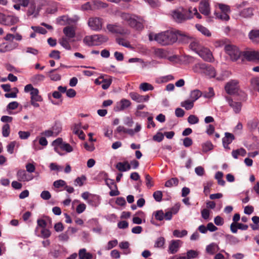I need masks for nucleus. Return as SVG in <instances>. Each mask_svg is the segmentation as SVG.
<instances>
[{
    "label": "nucleus",
    "mask_w": 259,
    "mask_h": 259,
    "mask_svg": "<svg viewBox=\"0 0 259 259\" xmlns=\"http://www.w3.org/2000/svg\"><path fill=\"white\" fill-rule=\"evenodd\" d=\"M141 90L144 92L147 91H152L154 89L153 87L150 83L147 82L142 83L139 87Z\"/></svg>",
    "instance_id": "58836bf2"
},
{
    "label": "nucleus",
    "mask_w": 259,
    "mask_h": 259,
    "mask_svg": "<svg viewBox=\"0 0 259 259\" xmlns=\"http://www.w3.org/2000/svg\"><path fill=\"white\" fill-rule=\"evenodd\" d=\"M18 46L17 44H14L13 45L12 44H9L6 45L5 46L4 48H2L0 49L1 52H6V51H11L14 48H16Z\"/></svg>",
    "instance_id": "a18cd8bd"
},
{
    "label": "nucleus",
    "mask_w": 259,
    "mask_h": 259,
    "mask_svg": "<svg viewBox=\"0 0 259 259\" xmlns=\"http://www.w3.org/2000/svg\"><path fill=\"white\" fill-rule=\"evenodd\" d=\"M17 22V19L11 16H6L0 13V23L6 25H13Z\"/></svg>",
    "instance_id": "9d476101"
},
{
    "label": "nucleus",
    "mask_w": 259,
    "mask_h": 259,
    "mask_svg": "<svg viewBox=\"0 0 259 259\" xmlns=\"http://www.w3.org/2000/svg\"><path fill=\"white\" fill-rule=\"evenodd\" d=\"M246 154V151L243 148H240L235 150H233L232 155L234 158H237L238 155L244 156Z\"/></svg>",
    "instance_id": "4c0bfd02"
},
{
    "label": "nucleus",
    "mask_w": 259,
    "mask_h": 259,
    "mask_svg": "<svg viewBox=\"0 0 259 259\" xmlns=\"http://www.w3.org/2000/svg\"><path fill=\"white\" fill-rule=\"evenodd\" d=\"M131 105V102L127 99H122L119 102V106L116 107V111L124 110L126 108L130 107Z\"/></svg>",
    "instance_id": "412c9836"
},
{
    "label": "nucleus",
    "mask_w": 259,
    "mask_h": 259,
    "mask_svg": "<svg viewBox=\"0 0 259 259\" xmlns=\"http://www.w3.org/2000/svg\"><path fill=\"white\" fill-rule=\"evenodd\" d=\"M192 70L195 73L204 74L211 77H214L215 75L214 68L211 65L205 63L195 64L192 67Z\"/></svg>",
    "instance_id": "7ed1b4c3"
},
{
    "label": "nucleus",
    "mask_w": 259,
    "mask_h": 259,
    "mask_svg": "<svg viewBox=\"0 0 259 259\" xmlns=\"http://www.w3.org/2000/svg\"><path fill=\"white\" fill-rule=\"evenodd\" d=\"M196 27L197 30L201 32L203 34L207 36H210L211 35V33L209 32V31L202 25L197 24L196 25Z\"/></svg>",
    "instance_id": "c9c22d12"
},
{
    "label": "nucleus",
    "mask_w": 259,
    "mask_h": 259,
    "mask_svg": "<svg viewBox=\"0 0 259 259\" xmlns=\"http://www.w3.org/2000/svg\"><path fill=\"white\" fill-rule=\"evenodd\" d=\"M116 42L121 46H122L123 47H126V48H130L131 45L127 41L125 40L123 38H117L116 39Z\"/></svg>",
    "instance_id": "3c124183"
},
{
    "label": "nucleus",
    "mask_w": 259,
    "mask_h": 259,
    "mask_svg": "<svg viewBox=\"0 0 259 259\" xmlns=\"http://www.w3.org/2000/svg\"><path fill=\"white\" fill-rule=\"evenodd\" d=\"M58 69H53L51 70L49 72V76L52 80L54 81H58L60 80L61 76L59 74H51L54 72L55 71L57 70Z\"/></svg>",
    "instance_id": "79ce46f5"
},
{
    "label": "nucleus",
    "mask_w": 259,
    "mask_h": 259,
    "mask_svg": "<svg viewBox=\"0 0 259 259\" xmlns=\"http://www.w3.org/2000/svg\"><path fill=\"white\" fill-rule=\"evenodd\" d=\"M253 14V10L250 8L243 9L240 14V16L244 18H250Z\"/></svg>",
    "instance_id": "c756f323"
},
{
    "label": "nucleus",
    "mask_w": 259,
    "mask_h": 259,
    "mask_svg": "<svg viewBox=\"0 0 259 259\" xmlns=\"http://www.w3.org/2000/svg\"><path fill=\"white\" fill-rule=\"evenodd\" d=\"M218 246L216 244L212 243L206 246V251L209 254H213L218 251Z\"/></svg>",
    "instance_id": "bb28decb"
},
{
    "label": "nucleus",
    "mask_w": 259,
    "mask_h": 259,
    "mask_svg": "<svg viewBox=\"0 0 259 259\" xmlns=\"http://www.w3.org/2000/svg\"><path fill=\"white\" fill-rule=\"evenodd\" d=\"M31 28L34 32H38L40 34H45L47 32V30L41 27L32 26Z\"/></svg>",
    "instance_id": "864d4df0"
},
{
    "label": "nucleus",
    "mask_w": 259,
    "mask_h": 259,
    "mask_svg": "<svg viewBox=\"0 0 259 259\" xmlns=\"http://www.w3.org/2000/svg\"><path fill=\"white\" fill-rule=\"evenodd\" d=\"M19 137L21 139H27L30 135V133L29 132H23V131H20L18 133Z\"/></svg>",
    "instance_id": "69168bd1"
},
{
    "label": "nucleus",
    "mask_w": 259,
    "mask_h": 259,
    "mask_svg": "<svg viewBox=\"0 0 259 259\" xmlns=\"http://www.w3.org/2000/svg\"><path fill=\"white\" fill-rule=\"evenodd\" d=\"M188 122L191 124H196L199 122V118L196 115H190L188 118Z\"/></svg>",
    "instance_id": "09e8293b"
},
{
    "label": "nucleus",
    "mask_w": 259,
    "mask_h": 259,
    "mask_svg": "<svg viewBox=\"0 0 259 259\" xmlns=\"http://www.w3.org/2000/svg\"><path fill=\"white\" fill-rule=\"evenodd\" d=\"M88 23L92 30L98 31L102 28L103 20L99 17H92L89 18Z\"/></svg>",
    "instance_id": "39448f33"
},
{
    "label": "nucleus",
    "mask_w": 259,
    "mask_h": 259,
    "mask_svg": "<svg viewBox=\"0 0 259 259\" xmlns=\"http://www.w3.org/2000/svg\"><path fill=\"white\" fill-rule=\"evenodd\" d=\"M171 16L176 22L182 23L193 18L192 9L189 8L187 10L180 7L171 12Z\"/></svg>",
    "instance_id": "f257e3e1"
},
{
    "label": "nucleus",
    "mask_w": 259,
    "mask_h": 259,
    "mask_svg": "<svg viewBox=\"0 0 259 259\" xmlns=\"http://www.w3.org/2000/svg\"><path fill=\"white\" fill-rule=\"evenodd\" d=\"M31 101H41L42 99L40 96L38 95V90L36 89L33 91L30 92Z\"/></svg>",
    "instance_id": "7c9ffc66"
},
{
    "label": "nucleus",
    "mask_w": 259,
    "mask_h": 259,
    "mask_svg": "<svg viewBox=\"0 0 259 259\" xmlns=\"http://www.w3.org/2000/svg\"><path fill=\"white\" fill-rule=\"evenodd\" d=\"M61 149L66 151L67 152H71L73 151V148L70 145V144L66 143H64L61 145Z\"/></svg>",
    "instance_id": "5fc2aeb1"
},
{
    "label": "nucleus",
    "mask_w": 259,
    "mask_h": 259,
    "mask_svg": "<svg viewBox=\"0 0 259 259\" xmlns=\"http://www.w3.org/2000/svg\"><path fill=\"white\" fill-rule=\"evenodd\" d=\"M78 255L80 259H92L93 258V255L89 252H87L85 249H80Z\"/></svg>",
    "instance_id": "cd10ccee"
},
{
    "label": "nucleus",
    "mask_w": 259,
    "mask_h": 259,
    "mask_svg": "<svg viewBox=\"0 0 259 259\" xmlns=\"http://www.w3.org/2000/svg\"><path fill=\"white\" fill-rule=\"evenodd\" d=\"M187 234V231L185 230L180 231L178 230H175L173 232V235L177 237H183Z\"/></svg>",
    "instance_id": "de8ad7c7"
},
{
    "label": "nucleus",
    "mask_w": 259,
    "mask_h": 259,
    "mask_svg": "<svg viewBox=\"0 0 259 259\" xmlns=\"http://www.w3.org/2000/svg\"><path fill=\"white\" fill-rule=\"evenodd\" d=\"M165 240L163 237H159L155 242V246L157 247H161L164 244Z\"/></svg>",
    "instance_id": "e2e57ef3"
},
{
    "label": "nucleus",
    "mask_w": 259,
    "mask_h": 259,
    "mask_svg": "<svg viewBox=\"0 0 259 259\" xmlns=\"http://www.w3.org/2000/svg\"><path fill=\"white\" fill-rule=\"evenodd\" d=\"M116 15L117 16L120 17L121 19L126 22L128 26L134 16V15L130 14L129 13L120 12H117Z\"/></svg>",
    "instance_id": "f3484780"
},
{
    "label": "nucleus",
    "mask_w": 259,
    "mask_h": 259,
    "mask_svg": "<svg viewBox=\"0 0 259 259\" xmlns=\"http://www.w3.org/2000/svg\"><path fill=\"white\" fill-rule=\"evenodd\" d=\"M153 197L156 201L160 202L162 200V193L160 191H157L153 193Z\"/></svg>",
    "instance_id": "680f3d73"
},
{
    "label": "nucleus",
    "mask_w": 259,
    "mask_h": 259,
    "mask_svg": "<svg viewBox=\"0 0 259 259\" xmlns=\"http://www.w3.org/2000/svg\"><path fill=\"white\" fill-rule=\"evenodd\" d=\"M252 87L259 92V77H254L251 79Z\"/></svg>",
    "instance_id": "a19ab883"
},
{
    "label": "nucleus",
    "mask_w": 259,
    "mask_h": 259,
    "mask_svg": "<svg viewBox=\"0 0 259 259\" xmlns=\"http://www.w3.org/2000/svg\"><path fill=\"white\" fill-rule=\"evenodd\" d=\"M93 41L94 46H99L103 43L106 42L108 40L107 36L102 34H96L93 35Z\"/></svg>",
    "instance_id": "4468645a"
},
{
    "label": "nucleus",
    "mask_w": 259,
    "mask_h": 259,
    "mask_svg": "<svg viewBox=\"0 0 259 259\" xmlns=\"http://www.w3.org/2000/svg\"><path fill=\"white\" fill-rule=\"evenodd\" d=\"M17 179L19 181H29L33 179L31 176L27 174L24 170H19L17 174Z\"/></svg>",
    "instance_id": "ddd939ff"
},
{
    "label": "nucleus",
    "mask_w": 259,
    "mask_h": 259,
    "mask_svg": "<svg viewBox=\"0 0 259 259\" xmlns=\"http://www.w3.org/2000/svg\"><path fill=\"white\" fill-rule=\"evenodd\" d=\"M178 40L177 34L176 31H166L158 33L156 41L161 45H171Z\"/></svg>",
    "instance_id": "f03ea898"
},
{
    "label": "nucleus",
    "mask_w": 259,
    "mask_h": 259,
    "mask_svg": "<svg viewBox=\"0 0 259 259\" xmlns=\"http://www.w3.org/2000/svg\"><path fill=\"white\" fill-rule=\"evenodd\" d=\"M142 19L134 15L129 26L136 30H141L144 27Z\"/></svg>",
    "instance_id": "0eeeda50"
},
{
    "label": "nucleus",
    "mask_w": 259,
    "mask_h": 259,
    "mask_svg": "<svg viewBox=\"0 0 259 259\" xmlns=\"http://www.w3.org/2000/svg\"><path fill=\"white\" fill-rule=\"evenodd\" d=\"M223 174L222 172L218 171L215 174V178L218 180L219 185L224 186L225 184V181L222 179Z\"/></svg>",
    "instance_id": "ea45409f"
},
{
    "label": "nucleus",
    "mask_w": 259,
    "mask_h": 259,
    "mask_svg": "<svg viewBox=\"0 0 259 259\" xmlns=\"http://www.w3.org/2000/svg\"><path fill=\"white\" fill-rule=\"evenodd\" d=\"M2 134L4 137H7L10 134V125L8 124H5L2 128Z\"/></svg>",
    "instance_id": "603ef678"
},
{
    "label": "nucleus",
    "mask_w": 259,
    "mask_h": 259,
    "mask_svg": "<svg viewBox=\"0 0 259 259\" xmlns=\"http://www.w3.org/2000/svg\"><path fill=\"white\" fill-rule=\"evenodd\" d=\"M106 184L108 186L110 189L113 188V187L115 188V190H111L109 194L111 196H117L119 194V192L117 190V185L114 183L113 180H106Z\"/></svg>",
    "instance_id": "dca6fc26"
},
{
    "label": "nucleus",
    "mask_w": 259,
    "mask_h": 259,
    "mask_svg": "<svg viewBox=\"0 0 259 259\" xmlns=\"http://www.w3.org/2000/svg\"><path fill=\"white\" fill-rule=\"evenodd\" d=\"M179 180L177 178H172L170 180L166 181L165 186L166 187H171L172 186H177L179 184Z\"/></svg>",
    "instance_id": "473e14b6"
},
{
    "label": "nucleus",
    "mask_w": 259,
    "mask_h": 259,
    "mask_svg": "<svg viewBox=\"0 0 259 259\" xmlns=\"http://www.w3.org/2000/svg\"><path fill=\"white\" fill-rule=\"evenodd\" d=\"M60 52L57 50H53L49 54L50 58H54L59 60L60 58Z\"/></svg>",
    "instance_id": "4d7b16f0"
},
{
    "label": "nucleus",
    "mask_w": 259,
    "mask_h": 259,
    "mask_svg": "<svg viewBox=\"0 0 259 259\" xmlns=\"http://www.w3.org/2000/svg\"><path fill=\"white\" fill-rule=\"evenodd\" d=\"M226 53L230 56L232 61H236L240 56V52L239 49L233 45H227L225 47Z\"/></svg>",
    "instance_id": "20e7f679"
},
{
    "label": "nucleus",
    "mask_w": 259,
    "mask_h": 259,
    "mask_svg": "<svg viewBox=\"0 0 259 259\" xmlns=\"http://www.w3.org/2000/svg\"><path fill=\"white\" fill-rule=\"evenodd\" d=\"M41 198L44 200H49L51 197V195L48 191H44L40 194Z\"/></svg>",
    "instance_id": "338daca9"
},
{
    "label": "nucleus",
    "mask_w": 259,
    "mask_h": 259,
    "mask_svg": "<svg viewBox=\"0 0 259 259\" xmlns=\"http://www.w3.org/2000/svg\"><path fill=\"white\" fill-rule=\"evenodd\" d=\"M197 54L204 61L212 62L214 60L212 53L207 48L202 46Z\"/></svg>",
    "instance_id": "423d86ee"
},
{
    "label": "nucleus",
    "mask_w": 259,
    "mask_h": 259,
    "mask_svg": "<svg viewBox=\"0 0 259 259\" xmlns=\"http://www.w3.org/2000/svg\"><path fill=\"white\" fill-rule=\"evenodd\" d=\"M199 10L202 14L206 16L210 14V7L208 1H202L200 3Z\"/></svg>",
    "instance_id": "f8f14e48"
},
{
    "label": "nucleus",
    "mask_w": 259,
    "mask_h": 259,
    "mask_svg": "<svg viewBox=\"0 0 259 259\" xmlns=\"http://www.w3.org/2000/svg\"><path fill=\"white\" fill-rule=\"evenodd\" d=\"M93 35L86 36L83 39V42L88 46H94Z\"/></svg>",
    "instance_id": "8fccbe9b"
},
{
    "label": "nucleus",
    "mask_w": 259,
    "mask_h": 259,
    "mask_svg": "<svg viewBox=\"0 0 259 259\" xmlns=\"http://www.w3.org/2000/svg\"><path fill=\"white\" fill-rule=\"evenodd\" d=\"M36 6L34 4H31L27 11V15L31 16L34 14V17L36 16L37 13H35Z\"/></svg>",
    "instance_id": "c03bdc74"
},
{
    "label": "nucleus",
    "mask_w": 259,
    "mask_h": 259,
    "mask_svg": "<svg viewBox=\"0 0 259 259\" xmlns=\"http://www.w3.org/2000/svg\"><path fill=\"white\" fill-rule=\"evenodd\" d=\"M217 6H218L222 13L229 14L231 12L230 6L228 5L223 4H217Z\"/></svg>",
    "instance_id": "e433bc0d"
},
{
    "label": "nucleus",
    "mask_w": 259,
    "mask_h": 259,
    "mask_svg": "<svg viewBox=\"0 0 259 259\" xmlns=\"http://www.w3.org/2000/svg\"><path fill=\"white\" fill-rule=\"evenodd\" d=\"M112 82L111 79H106L102 80V88L104 90L107 89L110 85Z\"/></svg>",
    "instance_id": "6e6d98bb"
},
{
    "label": "nucleus",
    "mask_w": 259,
    "mask_h": 259,
    "mask_svg": "<svg viewBox=\"0 0 259 259\" xmlns=\"http://www.w3.org/2000/svg\"><path fill=\"white\" fill-rule=\"evenodd\" d=\"M155 219L158 221H162L164 218V213L162 210L157 211L155 214Z\"/></svg>",
    "instance_id": "774afa93"
},
{
    "label": "nucleus",
    "mask_w": 259,
    "mask_h": 259,
    "mask_svg": "<svg viewBox=\"0 0 259 259\" xmlns=\"http://www.w3.org/2000/svg\"><path fill=\"white\" fill-rule=\"evenodd\" d=\"M249 39L255 44L259 43V29H253L248 34Z\"/></svg>",
    "instance_id": "6ab92c4d"
},
{
    "label": "nucleus",
    "mask_w": 259,
    "mask_h": 259,
    "mask_svg": "<svg viewBox=\"0 0 259 259\" xmlns=\"http://www.w3.org/2000/svg\"><path fill=\"white\" fill-rule=\"evenodd\" d=\"M176 33L177 34L178 39H179L184 43H190L193 39L180 31H176Z\"/></svg>",
    "instance_id": "aec40b11"
},
{
    "label": "nucleus",
    "mask_w": 259,
    "mask_h": 259,
    "mask_svg": "<svg viewBox=\"0 0 259 259\" xmlns=\"http://www.w3.org/2000/svg\"><path fill=\"white\" fill-rule=\"evenodd\" d=\"M199 254V251L194 250H189L186 252L187 259H193L197 258Z\"/></svg>",
    "instance_id": "f704fd0d"
},
{
    "label": "nucleus",
    "mask_w": 259,
    "mask_h": 259,
    "mask_svg": "<svg viewBox=\"0 0 259 259\" xmlns=\"http://www.w3.org/2000/svg\"><path fill=\"white\" fill-rule=\"evenodd\" d=\"M238 82L235 80L231 81L227 83L225 86V90L229 94H234L237 92Z\"/></svg>",
    "instance_id": "9b49d317"
},
{
    "label": "nucleus",
    "mask_w": 259,
    "mask_h": 259,
    "mask_svg": "<svg viewBox=\"0 0 259 259\" xmlns=\"http://www.w3.org/2000/svg\"><path fill=\"white\" fill-rule=\"evenodd\" d=\"M244 57L250 61H255L259 63V51H246L244 54Z\"/></svg>",
    "instance_id": "1a4fd4ad"
},
{
    "label": "nucleus",
    "mask_w": 259,
    "mask_h": 259,
    "mask_svg": "<svg viewBox=\"0 0 259 259\" xmlns=\"http://www.w3.org/2000/svg\"><path fill=\"white\" fill-rule=\"evenodd\" d=\"M216 17L220 20L223 21H228L230 19L229 14L222 13L221 14L219 13H215Z\"/></svg>",
    "instance_id": "49530a36"
},
{
    "label": "nucleus",
    "mask_w": 259,
    "mask_h": 259,
    "mask_svg": "<svg viewBox=\"0 0 259 259\" xmlns=\"http://www.w3.org/2000/svg\"><path fill=\"white\" fill-rule=\"evenodd\" d=\"M154 54L157 57L160 59L165 58L166 57V52L162 49H155Z\"/></svg>",
    "instance_id": "2f4dec72"
},
{
    "label": "nucleus",
    "mask_w": 259,
    "mask_h": 259,
    "mask_svg": "<svg viewBox=\"0 0 259 259\" xmlns=\"http://www.w3.org/2000/svg\"><path fill=\"white\" fill-rule=\"evenodd\" d=\"M53 185L55 188H59L65 186L66 185V182L62 180H59L55 181L53 183Z\"/></svg>",
    "instance_id": "052dcab7"
},
{
    "label": "nucleus",
    "mask_w": 259,
    "mask_h": 259,
    "mask_svg": "<svg viewBox=\"0 0 259 259\" xmlns=\"http://www.w3.org/2000/svg\"><path fill=\"white\" fill-rule=\"evenodd\" d=\"M181 106L184 107L186 110H190L194 106V102L191 100H187L181 102Z\"/></svg>",
    "instance_id": "72a5a7b5"
},
{
    "label": "nucleus",
    "mask_w": 259,
    "mask_h": 259,
    "mask_svg": "<svg viewBox=\"0 0 259 259\" xmlns=\"http://www.w3.org/2000/svg\"><path fill=\"white\" fill-rule=\"evenodd\" d=\"M116 167L120 171H125L130 169L131 165L127 161L124 162H118L117 163Z\"/></svg>",
    "instance_id": "393cba45"
},
{
    "label": "nucleus",
    "mask_w": 259,
    "mask_h": 259,
    "mask_svg": "<svg viewBox=\"0 0 259 259\" xmlns=\"http://www.w3.org/2000/svg\"><path fill=\"white\" fill-rule=\"evenodd\" d=\"M63 33L68 38L71 39L75 36V28L71 26H68L64 28Z\"/></svg>",
    "instance_id": "2eb2a0df"
},
{
    "label": "nucleus",
    "mask_w": 259,
    "mask_h": 259,
    "mask_svg": "<svg viewBox=\"0 0 259 259\" xmlns=\"http://www.w3.org/2000/svg\"><path fill=\"white\" fill-rule=\"evenodd\" d=\"M146 185L148 188H150L153 186L152 178L149 175H146Z\"/></svg>",
    "instance_id": "13d9d810"
},
{
    "label": "nucleus",
    "mask_w": 259,
    "mask_h": 259,
    "mask_svg": "<svg viewBox=\"0 0 259 259\" xmlns=\"http://www.w3.org/2000/svg\"><path fill=\"white\" fill-rule=\"evenodd\" d=\"M229 105L233 108L236 113H238L241 109L242 104L241 102H234L232 99L227 98Z\"/></svg>",
    "instance_id": "a211bd4d"
},
{
    "label": "nucleus",
    "mask_w": 259,
    "mask_h": 259,
    "mask_svg": "<svg viewBox=\"0 0 259 259\" xmlns=\"http://www.w3.org/2000/svg\"><path fill=\"white\" fill-rule=\"evenodd\" d=\"M234 139V136L232 134L226 133L225 137L223 139V143L224 147H226V145L228 146Z\"/></svg>",
    "instance_id": "b1692460"
},
{
    "label": "nucleus",
    "mask_w": 259,
    "mask_h": 259,
    "mask_svg": "<svg viewBox=\"0 0 259 259\" xmlns=\"http://www.w3.org/2000/svg\"><path fill=\"white\" fill-rule=\"evenodd\" d=\"M70 39V38L63 37L59 40V42L65 49L70 50L71 49V47L69 44Z\"/></svg>",
    "instance_id": "a878e982"
},
{
    "label": "nucleus",
    "mask_w": 259,
    "mask_h": 259,
    "mask_svg": "<svg viewBox=\"0 0 259 259\" xmlns=\"http://www.w3.org/2000/svg\"><path fill=\"white\" fill-rule=\"evenodd\" d=\"M212 186V182H208L204 184V192L207 195L210 192V188Z\"/></svg>",
    "instance_id": "0e129e2a"
},
{
    "label": "nucleus",
    "mask_w": 259,
    "mask_h": 259,
    "mask_svg": "<svg viewBox=\"0 0 259 259\" xmlns=\"http://www.w3.org/2000/svg\"><path fill=\"white\" fill-rule=\"evenodd\" d=\"M202 94L198 90H194L190 93V99L194 102L202 96Z\"/></svg>",
    "instance_id": "c85d7f7f"
},
{
    "label": "nucleus",
    "mask_w": 259,
    "mask_h": 259,
    "mask_svg": "<svg viewBox=\"0 0 259 259\" xmlns=\"http://www.w3.org/2000/svg\"><path fill=\"white\" fill-rule=\"evenodd\" d=\"M108 30L113 33L124 34L127 33V30L121 26L116 24H108L107 25Z\"/></svg>",
    "instance_id": "6e6552de"
},
{
    "label": "nucleus",
    "mask_w": 259,
    "mask_h": 259,
    "mask_svg": "<svg viewBox=\"0 0 259 259\" xmlns=\"http://www.w3.org/2000/svg\"><path fill=\"white\" fill-rule=\"evenodd\" d=\"M180 241L178 240H172L171 241L169 245V250L171 253H175L178 250L179 247V243Z\"/></svg>",
    "instance_id": "4be33fe9"
},
{
    "label": "nucleus",
    "mask_w": 259,
    "mask_h": 259,
    "mask_svg": "<svg viewBox=\"0 0 259 259\" xmlns=\"http://www.w3.org/2000/svg\"><path fill=\"white\" fill-rule=\"evenodd\" d=\"M202 46H201L199 42L193 39L190 42L189 47L190 48L196 52L197 54L201 49Z\"/></svg>",
    "instance_id": "5701e85b"
},
{
    "label": "nucleus",
    "mask_w": 259,
    "mask_h": 259,
    "mask_svg": "<svg viewBox=\"0 0 259 259\" xmlns=\"http://www.w3.org/2000/svg\"><path fill=\"white\" fill-rule=\"evenodd\" d=\"M130 97L134 101L137 102H142V95L135 92H132L130 94Z\"/></svg>",
    "instance_id": "37998d69"
},
{
    "label": "nucleus",
    "mask_w": 259,
    "mask_h": 259,
    "mask_svg": "<svg viewBox=\"0 0 259 259\" xmlns=\"http://www.w3.org/2000/svg\"><path fill=\"white\" fill-rule=\"evenodd\" d=\"M202 148L204 152H207L212 149L213 145L211 142H207L203 145Z\"/></svg>",
    "instance_id": "bf43d9fd"
}]
</instances>
